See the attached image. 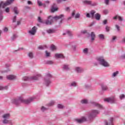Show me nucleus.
I'll list each match as a JSON object with an SVG mask.
<instances>
[{
	"instance_id": "nucleus-43",
	"label": "nucleus",
	"mask_w": 125,
	"mask_h": 125,
	"mask_svg": "<svg viewBox=\"0 0 125 125\" xmlns=\"http://www.w3.org/2000/svg\"><path fill=\"white\" fill-rule=\"evenodd\" d=\"M105 29H106V32H109V31H110V27L106 26L105 27Z\"/></svg>"
},
{
	"instance_id": "nucleus-51",
	"label": "nucleus",
	"mask_w": 125,
	"mask_h": 125,
	"mask_svg": "<svg viewBox=\"0 0 125 125\" xmlns=\"http://www.w3.org/2000/svg\"><path fill=\"white\" fill-rule=\"evenodd\" d=\"M75 14H76V10H73L72 13V16H75Z\"/></svg>"
},
{
	"instance_id": "nucleus-33",
	"label": "nucleus",
	"mask_w": 125,
	"mask_h": 125,
	"mask_svg": "<svg viewBox=\"0 0 125 125\" xmlns=\"http://www.w3.org/2000/svg\"><path fill=\"white\" fill-rule=\"evenodd\" d=\"M8 123H9V121L7 119H4L3 121V124H8Z\"/></svg>"
},
{
	"instance_id": "nucleus-59",
	"label": "nucleus",
	"mask_w": 125,
	"mask_h": 125,
	"mask_svg": "<svg viewBox=\"0 0 125 125\" xmlns=\"http://www.w3.org/2000/svg\"><path fill=\"white\" fill-rule=\"evenodd\" d=\"M57 2L58 3H60L61 2H62V0H57Z\"/></svg>"
},
{
	"instance_id": "nucleus-64",
	"label": "nucleus",
	"mask_w": 125,
	"mask_h": 125,
	"mask_svg": "<svg viewBox=\"0 0 125 125\" xmlns=\"http://www.w3.org/2000/svg\"><path fill=\"white\" fill-rule=\"evenodd\" d=\"M20 24H21L20 21H17V25H20Z\"/></svg>"
},
{
	"instance_id": "nucleus-52",
	"label": "nucleus",
	"mask_w": 125,
	"mask_h": 125,
	"mask_svg": "<svg viewBox=\"0 0 125 125\" xmlns=\"http://www.w3.org/2000/svg\"><path fill=\"white\" fill-rule=\"evenodd\" d=\"M76 83L73 82V83H71V86H76Z\"/></svg>"
},
{
	"instance_id": "nucleus-29",
	"label": "nucleus",
	"mask_w": 125,
	"mask_h": 125,
	"mask_svg": "<svg viewBox=\"0 0 125 125\" xmlns=\"http://www.w3.org/2000/svg\"><path fill=\"white\" fill-rule=\"evenodd\" d=\"M44 47L45 48H46V46H44V47L43 46H39L38 48L39 49H40V50H42V49H44Z\"/></svg>"
},
{
	"instance_id": "nucleus-41",
	"label": "nucleus",
	"mask_w": 125,
	"mask_h": 125,
	"mask_svg": "<svg viewBox=\"0 0 125 125\" xmlns=\"http://www.w3.org/2000/svg\"><path fill=\"white\" fill-rule=\"evenodd\" d=\"M0 20H2V12H0Z\"/></svg>"
},
{
	"instance_id": "nucleus-6",
	"label": "nucleus",
	"mask_w": 125,
	"mask_h": 125,
	"mask_svg": "<svg viewBox=\"0 0 125 125\" xmlns=\"http://www.w3.org/2000/svg\"><path fill=\"white\" fill-rule=\"evenodd\" d=\"M28 33L32 36L36 35V33H37V27L36 26L33 27L32 30L28 31Z\"/></svg>"
},
{
	"instance_id": "nucleus-26",
	"label": "nucleus",
	"mask_w": 125,
	"mask_h": 125,
	"mask_svg": "<svg viewBox=\"0 0 125 125\" xmlns=\"http://www.w3.org/2000/svg\"><path fill=\"white\" fill-rule=\"evenodd\" d=\"M81 103L82 104H86V103H87V100H85V99L82 100L81 101Z\"/></svg>"
},
{
	"instance_id": "nucleus-37",
	"label": "nucleus",
	"mask_w": 125,
	"mask_h": 125,
	"mask_svg": "<svg viewBox=\"0 0 125 125\" xmlns=\"http://www.w3.org/2000/svg\"><path fill=\"white\" fill-rule=\"evenodd\" d=\"M46 85H48L49 83H50V81L49 80H45Z\"/></svg>"
},
{
	"instance_id": "nucleus-47",
	"label": "nucleus",
	"mask_w": 125,
	"mask_h": 125,
	"mask_svg": "<svg viewBox=\"0 0 125 125\" xmlns=\"http://www.w3.org/2000/svg\"><path fill=\"white\" fill-rule=\"evenodd\" d=\"M125 96L124 94H122L120 96V99H124V98H125Z\"/></svg>"
},
{
	"instance_id": "nucleus-21",
	"label": "nucleus",
	"mask_w": 125,
	"mask_h": 125,
	"mask_svg": "<svg viewBox=\"0 0 125 125\" xmlns=\"http://www.w3.org/2000/svg\"><path fill=\"white\" fill-rule=\"evenodd\" d=\"M37 3L39 6H42V5H43L44 7H45V4H43L41 1H38Z\"/></svg>"
},
{
	"instance_id": "nucleus-38",
	"label": "nucleus",
	"mask_w": 125,
	"mask_h": 125,
	"mask_svg": "<svg viewBox=\"0 0 125 125\" xmlns=\"http://www.w3.org/2000/svg\"><path fill=\"white\" fill-rule=\"evenodd\" d=\"M46 108L44 107V106H42L41 108V111L42 112H44V111H46Z\"/></svg>"
},
{
	"instance_id": "nucleus-18",
	"label": "nucleus",
	"mask_w": 125,
	"mask_h": 125,
	"mask_svg": "<svg viewBox=\"0 0 125 125\" xmlns=\"http://www.w3.org/2000/svg\"><path fill=\"white\" fill-rule=\"evenodd\" d=\"M47 33L48 34H53V33H55V30L54 29H48L47 30Z\"/></svg>"
},
{
	"instance_id": "nucleus-7",
	"label": "nucleus",
	"mask_w": 125,
	"mask_h": 125,
	"mask_svg": "<svg viewBox=\"0 0 125 125\" xmlns=\"http://www.w3.org/2000/svg\"><path fill=\"white\" fill-rule=\"evenodd\" d=\"M76 121L79 124H82V123H84V122L86 121V118L85 117H82L81 119H76Z\"/></svg>"
},
{
	"instance_id": "nucleus-46",
	"label": "nucleus",
	"mask_w": 125,
	"mask_h": 125,
	"mask_svg": "<svg viewBox=\"0 0 125 125\" xmlns=\"http://www.w3.org/2000/svg\"><path fill=\"white\" fill-rule=\"evenodd\" d=\"M10 11V9H9V7H7L6 9H5V12H7V13H8Z\"/></svg>"
},
{
	"instance_id": "nucleus-44",
	"label": "nucleus",
	"mask_w": 125,
	"mask_h": 125,
	"mask_svg": "<svg viewBox=\"0 0 125 125\" xmlns=\"http://www.w3.org/2000/svg\"><path fill=\"white\" fill-rule=\"evenodd\" d=\"M58 107L60 108V109H62V108H63V105H62V104H59L58 105Z\"/></svg>"
},
{
	"instance_id": "nucleus-62",
	"label": "nucleus",
	"mask_w": 125,
	"mask_h": 125,
	"mask_svg": "<svg viewBox=\"0 0 125 125\" xmlns=\"http://www.w3.org/2000/svg\"><path fill=\"white\" fill-rule=\"evenodd\" d=\"M27 3L28 4H32V2H31V1H28Z\"/></svg>"
},
{
	"instance_id": "nucleus-22",
	"label": "nucleus",
	"mask_w": 125,
	"mask_h": 125,
	"mask_svg": "<svg viewBox=\"0 0 125 125\" xmlns=\"http://www.w3.org/2000/svg\"><path fill=\"white\" fill-rule=\"evenodd\" d=\"M98 37L101 40H104L105 39V37L104 36V35H103V34H100L98 35Z\"/></svg>"
},
{
	"instance_id": "nucleus-35",
	"label": "nucleus",
	"mask_w": 125,
	"mask_h": 125,
	"mask_svg": "<svg viewBox=\"0 0 125 125\" xmlns=\"http://www.w3.org/2000/svg\"><path fill=\"white\" fill-rule=\"evenodd\" d=\"M80 13L76 14L75 16V19H77L78 18H80Z\"/></svg>"
},
{
	"instance_id": "nucleus-61",
	"label": "nucleus",
	"mask_w": 125,
	"mask_h": 125,
	"mask_svg": "<svg viewBox=\"0 0 125 125\" xmlns=\"http://www.w3.org/2000/svg\"><path fill=\"white\" fill-rule=\"evenodd\" d=\"M117 39V37L114 36L112 38L113 41H115Z\"/></svg>"
},
{
	"instance_id": "nucleus-8",
	"label": "nucleus",
	"mask_w": 125,
	"mask_h": 125,
	"mask_svg": "<svg viewBox=\"0 0 125 125\" xmlns=\"http://www.w3.org/2000/svg\"><path fill=\"white\" fill-rule=\"evenodd\" d=\"M84 4H88V5H93L92 2L91 0H84L83 1Z\"/></svg>"
},
{
	"instance_id": "nucleus-10",
	"label": "nucleus",
	"mask_w": 125,
	"mask_h": 125,
	"mask_svg": "<svg viewBox=\"0 0 125 125\" xmlns=\"http://www.w3.org/2000/svg\"><path fill=\"white\" fill-rule=\"evenodd\" d=\"M117 18L119 21H123V20H124V19H123V17L119 16V15H116L115 17H113V19H114L115 20Z\"/></svg>"
},
{
	"instance_id": "nucleus-9",
	"label": "nucleus",
	"mask_w": 125,
	"mask_h": 125,
	"mask_svg": "<svg viewBox=\"0 0 125 125\" xmlns=\"http://www.w3.org/2000/svg\"><path fill=\"white\" fill-rule=\"evenodd\" d=\"M113 118L110 119L108 122L105 121L104 124L105 125H113Z\"/></svg>"
},
{
	"instance_id": "nucleus-12",
	"label": "nucleus",
	"mask_w": 125,
	"mask_h": 125,
	"mask_svg": "<svg viewBox=\"0 0 125 125\" xmlns=\"http://www.w3.org/2000/svg\"><path fill=\"white\" fill-rule=\"evenodd\" d=\"M16 78V77L14 75H9L7 76V80H14Z\"/></svg>"
},
{
	"instance_id": "nucleus-31",
	"label": "nucleus",
	"mask_w": 125,
	"mask_h": 125,
	"mask_svg": "<svg viewBox=\"0 0 125 125\" xmlns=\"http://www.w3.org/2000/svg\"><path fill=\"white\" fill-rule=\"evenodd\" d=\"M28 55L29 57H30V58H33V57H34V56L33 55V53L32 52H29Z\"/></svg>"
},
{
	"instance_id": "nucleus-19",
	"label": "nucleus",
	"mask_w": 125,
	"mask_h": 125,
	"mask_svg": "<svg viewBox=\"0 0 125 125\" xmlns=\"http://www.w3.org/2000/svg\"><path fill=\"white\" fill-rule=\"evenodd\" d=\"M76 70L77 71V73H82V72L83 71V69L80 67H76Z\"/></svg>"
},
{
	"instance_id": "nucleus-54",
	"label": "nucleus",
	"mask_w": 125,
	"mask_h": 125,
	"mask_svg": "<svg viewBox=\"0 0 125 125\" xmlns=\"http://www.w3.org/2000/svg\"><path fill=\"white\" fill-rule=\"evenodd\" d=\"M116 29H117L118 31H120V26H119V25H116Z\"/></svg>"
},
{
	"instance_id": "nucleus-50",
	"label": "nucleus",
	"mask_w": 125,
	"mask_h": 125,
	"mask_svg": "<svg viewBox=\"0 0 125 125\" xmlns=\"http://www.w3.org/2000/svg\"><path fill=\"white\" fill-rule=\"evenodd\" d=\"M104 2L106 5L109 4V0H104Z\"/></svg>"
},
{
	"instance_id": "nucleus-58",
	"label": "nucleus",
	"mask_w": 125,
	"mask_h": 125,
	"mask_svg": "<svg viewBox=\"0 0 125 125\" xmlns=\"http://www.w3.org/2000/svg\"><path fill=\"white\" fill-rule=\"evenodd\" d=\"M47 64H53V62L52 61H48L47 62Z\"/></svg>"
},
{
	"instance_id": "nucleus-15",
	"label": "nucleus",
	"mask_w": 125,
	"mask_h": 125,
	"mask_svg": "<svg viewBox=\"0 0 125 125\" xmlns=\"http://www.w3.org/2000/svg\"><path fill=\"white\" fill-rule=\"evenodd\" d=\"M10 117V115L9 114V113L5 114L3 115V118L4 119H9Z\"/></svg>"
},
{
	"instance_id": "nucleus-14",
	"label": "nucleus",
	"mask_w": 125,
	"mask_h": 125,
	"mask_svg": "<svg viewBox=\"0 0 125 125\" xmlns=\"http://www.w3.org/2000/svg\"><path fill=\"white\" fill-rule=\"evenodd\" d=\"M56 58H64V56L61 54H56Z\"/></svg>"
},
{
	"instance_id": "nucleus-5",
	"label": "nucleus",
	"mask_w": 125,
	"mask_h": 125,
	"mask_svg": "<svg viewBox=\"0 0 125 125\" xmlns=\"http://www.w3.org/2000/svg\"><path fill=\"white\" fill-rule=\"evenodd\" d=\"M95 13H96V12L95 10H92L90 12V14L89 13L86 14V17L87 18H94V14H95Z\"/></svg>"
},
{
	"instance_id": "nucleus-45",
	"label": "nucleus",
	"mask_w": 125,
	"mask_h": 125,
	"mask_svg": "<svg viewBox=\"0 0 125 125\" xmlns=\"http://www.w3.org/2000/svg\"><path fill=\"white\" fill-rule=\"evenodd\" d=\"M17 38V36L14 35L12 37L11 39L12 40H14L15 39H16Z\"/></svg>"
},
{
	"instance_id": "nucleus-55",
	"label": "nucleus",
	"mask_w": 125,
	"mask_h": 125,
	"mask_svg": "<svg viewBox=\"0 0 125 125\" xmlns=\"http://www.w3.org/2000/svg\"><path fill=\"white\" fill-rule=\"evenodd\" d=\"M66 11H70V7H67L65 8Z\"/></svg>"
},
{
	"instance_id": "nucleus-4",
	"label": "nucleus",
	"mask_w": 125,
	"mask_h": 125,
	"mask_svg": "<svg viewBox=\"0 0 125 125\" xmlns=\"http://www.w3.org/2000/svg\"><path fill=\"white\" fill-rule=\"evenodd\" d=\"M14 0H7L5 2L3 1H1L0 3V7H2V8H4L5 6H7V5H9L12 2H13Z\"/></svg>"
},
{
	"instance_id": "nucleus-60",
	"label": "nucleus",
	"mask_w": 125,
	"mask_h": 125,
	"mask_svg": "<svg viewBox=\"0 0 125 125\" xmlns=\"http://www.w3.org/2000/svg\"><path fill=\"white\" fill-rule=\"evenodd\" d=\"M49 3V1H46L45 2V4H48Z\"/></svg>"
},
{
	"instance_id": "nucleus-3",
	"label": "nucleus",
	"mask_w": 125,
	"mask_h": 125,
	"mask_svg": "<svg viewBox=\"0 0 125 125\" xmlns=\"http://www.w3.org/2000/svg\"><path fill=\"white\" fill-rule=\"evenodd\" d=\"M97 60L100 62V64L104 66V67H109V66H110L108 62H106L103 57L98 58Z\"/></svg>"
},
{
	"instance_id": "nucleus-1",
	"label": "nucleus",
	"mask_w": 125,
	"mask_h": 125,
	"mask_svg": "<svg viewBox=\"0 0 125 125\" xmlns=\"http://www.w3.org/2000/svg\"><path fill=\"white\" fill-rule=\"evenodd\" d=\"M64 17V15H60V16H56L55 17H52V16H49L47 17V20L45 21V24L46 25H52L54 21V20L56 21L59 20V19H62V18Z\"/></svg>"
},
{
	"instance_id": "nucleus-34",
	"label": "nucleus",
	"mask_w": 125,
	"mask_h": 125,
	"mask_svg": "<svg viewBox=\"0 0 125 125\" xmlns=\"http://www.w3.org/2000/svg\"><path fill=\"white\" fill-rule=\"evenodd\" d=\"M45 54H46V56L47 57H49V56H50V53L47 52V51H45Z\"/></svg>"
},
{
	"instance_id": "nucleus-13",
	"label": "nucleus",
	"mask_w": 125,
	"mask_h": 125,
	"mask_svg": "<svg viewBox=\"0 0 125 125\" xmlns=\"http://www.w3.org/2000/svg\"><path fill=\"white\" fill-rule=\"evenodd\" d=\"M101 17V15H100V14H99L98 13H97L95 15V18L96 20H100Z\"/></svg>"
},
{
	"instance_id": "nucleus-53",
	"label": "nucleus",
	"mask_w": 125,
	"mask_h": 125,
	"mask_svg": "<svg viewBox=\"0 0 125 125\" xmlns=\"http://www.w3.org/2000/svg\"><path fill=\"white\" fill-rule=\"evenodd\" d=\"M103 24H104V25H106V24H107V20H105L103 21Z\"/></svg>"
},
{
	"instance_id": "nucleus-20",
	"label": "nucleus",
	"mask_w": 125,
	"mask_h": 125,
	"mask_svg": "<svg viewBox=\"0 0 125 125\" xmlns=\"http://www.w3.org/2000/svg\"><path fill=\"white\" fill-rule=\"evenodd\" d=\"M39 77H41L40 75H37V76H34L32 77V79L34 81H37V80H39Z\"/></svg>"
},
{
	"instance_id": "nucleus-25",
	"label": "nucleus",
	"mask_w": 125,
	"mask_h": 125,
	"mask_svg": "<svg viewBox=\"0 0 125 125\" xmlns=\"http://www.w3.org/2000/svg\"><path fill=\"white\" fill-rule=\"evenodd\" d=\"M7 88H8L7 86H5V87L0 86V90H2L3 89H7Z\"/></svg>"
},
{
	"instance_id": "nucleus-63",
	"label": "nucleus",
	"mask_w": 125,
	"mask_h": 125,
	"mask_svg": "<svg viewBox=\"0 0 125 125\" xmlns=\"http://www.w3.org/2000/svg\"><path fill=\"white\" fill-rule=\"evenodd\" d=\"M47 77H49V78H51L52 76H51V75H50V74H47Z\"/></svg>"
},
{
	"instance_id": "nucleus-24",
	"label": "nucleus",
	"mask_w": 125,
	"mask_h": 125,
	"mask_svg": "<svg viewBox=\"0 0 125 125\" xmlns=\"http://www.w3.org/2000/svg\"><path fill=\"white\" fill-rule=\"evenodd\" d=\"M57 10H58V8H54L53 7L51 8V12H55V11H57Z\"/></svg>"
},
{
	"instance_id": "nucleus-36",
	"label": "nucleus",
	"mask_w": 125,
	"mask_h": 125,
	"mask_svg": "<svg viewBox=\"0 0 125 125\" xmlns=\"http://www.w3.org/2000/svg\"><path fill=\"white\" fill-rule=\"evenodd\" d=\"M38 22H40V23H42V20L41 17H38Z\"/></svg>"
},
{
	"instance_id": "nucleus-2",
	"label": "nucleus",
	"mask_w": 125,
	"mask_h": 125,
	"mask_svg": "<svg viewBox=\"0 0 125 125\" xmlns=\"http://www.w3.org/2000/svg\"><path fill=\"white\" fill-rule=\"evenodd\" d=\"M33 100H34V98L33 97H31L29 100H24L23 98H20L19 100H14L13 103L16 105H18L20 102H22L25 104H29V103H31Z\"/></svg>"
},
{
	"instance_id": "nucleus-48",
	"label": "nucleus",
	"mask_w": 125,
	"mask_h": 125,
	"mask_svg": "<svg viewBox=\"0 0 125 125\" xmlns=\"http://www.w3.org/2000/svg\"><path fill=\"white\" fill-rule=\"evenodd\" d=\"M67 34H68V35H69V36H71L72 35V32H71V31H67Z\"/></svg>"
},
{
	"instance_id": "nucleus-28",
	"label": "nucleus",
	"mask_w": 125,
	"mask_h": 125,
	"mask_svg": "<svg viewBox=\"0 0 125 125\" xmlns=\"http://www.w3.org/2000/svg\"><path fill=\"white\" fill-rule=\"evenodd\" d=\"M51 50H56V46L54 45V44H52L51 47Z\"/></svg>"
},
{
	"instance_id": "nucleus-49",
	"label": "nucleus",
	"mask_w": 125,
	"mask_h": 125,
	"mask_svg": "<svg viewBox=\"0 0 125 125\" xmlns=\"http://www.w3.org/2000/svg\"><path fill=\"white\" fill-rule=\"evenodd\" d=\"M87 48H85V49H83V52H84V53H87Z\"/></svg>"
},
{
	"instance_id": "nucleus-30",
	"label": "nucleus",
	"mask_w": 125,
	"mask_h": 125,
	"mask_svg": "<svg viewBox=\"0 0 125 125\" xmlns=\"http://www.w3.org/2000/svg\"><path fill=\"white\" fill-rule=\"evenodd\" d=\"M14 11L15 13V14H18V13H19L18 12V11L17 10V7H15L14 8Z\"/></svg>"
},
{
	"instance_id": "nucleus-40",
	"label": "nucleus",
	"mask_w": 125,
	"mask_h": 125,
	"mask_svg": "<svg viewBox=\"0 0 125 125\" xmlns=\"http://www.w3.org/2000/svg\"><path fill=\"white\" fill-rule=\"evenodd\" d=\"M118 74H119V71H116L115 72H114L113 74V77H116V76H117V75H118Z\"/></svg>"
},
{
	"instance_id": "nucleus-42",
	"label": "nucleus",
	"mask_w": 125,
	"mask_h": 125,
	"mask_svg": "<svg viewBox=\"0 0 125 125\" xmlns=\"http://www.w3.org/2000/svg\"><path fill=\"white\" fill-rule=\"evenodd\" d=\"M104 14H108V13H109V11H108V10H104Z\"/></svg>"
},
{
	"instance_id": "nucleus-16",
	"label": "nucleus",
	"mask_w": 125,
	"mask_h": 125,
	"mask_svg": "<svg viewBox=\"0 0 125 125\" xmlns=\"http://www.w3.org/2000/svg\"><path fill=\"white\" fill-rule=\"evenodd\" d=\"M91 41H94L95 40V34L94 32H92L91 33Z\"/></svg>"
},
{
	"instance_id": "nucleus-17",
	"label": "nucleus",
	"mask_w": 125,
	"mask_h": 125,
	"mask_svg": "<svg viewBox=\"0 0 125 125\" xmlns=\"http://www.w3.org/2000/svg\"><path fill=\"white\" fill-rule=\"evenodd\" d=\"M114 99H112L111 98H107V99H104V101H106V102H110V103H112V102H113Z\"/></svg>"
},
{
	"instance_id": "nucleus-11",
	"label": "nucleus",
	"mask_w": 125,
	"mask_h": 125,
	"mask_svg": "<svg viewBox=\"0 0 125 125\" xmlns=\"http://www.w3.org/2000/svg\"><path fill=\"white\" fill-rule=\"evenodd\" d=\"M97 114H99V111H98V110L94 109L92 110L91 116L92 117H93V115H97Z\"/></svg>"
},
{
	"instance_id": "nucleus-23",
	"label": "nucleus",
	"mask_w": 125,
	"mask_h": 125,
	"mask_svg": "<svg viewBox=\"0 0 125 125\" xmlns=\"http://www.w3.org/2000/svg\"><path fill=\"white\" fill-rule=\"evenodd\" d=\"M102 88L103 90H107L108 89V87H107V86H105L104 85H102Z\"/></svg>"
},
{
	"instance_id": "nucleus-56",
	"label": "nucleus",
	"mask_w": 125,
	"mask_h": 125,
	"mask_svg": "<svg viewBox=\"0 0 125 125\" xmlns=\"http://www.w3.org/2000/svg\"><path fill=\"white\" fill-rule=\"evenodd\" d=\"M7 31H8V28H7V27H5L4 28V32H7Z\"/></svg>"
},
{
	"instance_id": "nucleus-39",
	"label": "nucleus",
	"mask_w": 125,
	"mask_h": 125,
	"mask_svg": "<svg viewBox=\"0 0 125 125\" xmlns=\"http://www.w3.org/2000/svg\"><path fill=\"white\" fill-rule=\"evenodd\" d=\"M23 81H29V78L28 77H24L23 78Z\"/></svg>"
},
{
	"instance_id": "nucleus-27",
	"label": "nucleus",
	"mask_w": 125,
	"mask_h": 125,
	"mask_svg": "<svg viewBox=\"0 0 125 125\" xmlns=\"http://www.w3.org/2000/svg\"><path fill=\"white\" fill-rule=\"evenodd\" d=\"M95 106H96V107H98V108H99L100 109H101L103 108L102 105H101V104H95Z\"/></svg>"
},
{
	"instance_id": "nucleus-32",
	"label": "nucleus",
	"mask_w": 125,
	"mask_h": 125,
	"mask_svg": "<svg viewBox=\"0 0 125 125\" xmlns=\"http://www.w3.org/2000/svg\"><path fill=\"white\" fill-rule=\"evenodd\" d=\"M64 70H69V66L65 64L63 67Z\"/></svg>"
},
{
	"instance_id": "nucleus-57",
	"label": "nucleus",
	"mask_w": 125,
	"mask_h": 125,
	"mask_svg": "<svg viewBox=\"0 0 125 125\" xmlns=\"http://www.w3.org/2000/svg\"><path fill=\"white\" fill-rule=\"evenodd\" d=\"M13 22H16V16H15L14 17L13 20Z\"/></svg>"
}]
</instances>
